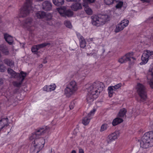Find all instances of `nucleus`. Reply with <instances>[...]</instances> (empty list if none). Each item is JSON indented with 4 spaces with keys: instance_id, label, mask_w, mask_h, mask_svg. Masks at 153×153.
I'll return each mask as SVG.
<instances>
[{
    "instance_id": "34",
    "label": "nucleus",
    "mask_w": 153,
    "mask_h": 153,
    "mask_svg": "<svg viewBox=\"0 0 153 153\" xmlns=\"http://www.w3.org/2000/svg\"><path fill=\"white\" fill-rule=\"evenodd\" d=\"M128 22H129L128 20L127 19H124L120 23L123 25H124V27H125L128 25Z\"/></svg>"
},
{
    "instance_id": "53",
    "label": "nucleus",
    "mask_w": 153,
    "mask_h": 153,
    "mask_svg": "<svg viewBox=\"0 0 153 153\" xmlns=\"http://www.w3.org/2000/svg\"><path fill=\"white\" fill-rule=\"evenodd\" d=\"M38 1H42L43 0H37Z\"/></svg>"
},
{
    "instance_id": "54",
    "label": "nucleus",
    "mask_w": 153,
    "mask_h": 153,
    "mask_svg": "<svg viewBox=\"0 0 153 153\" xmlns=\"http://www.w3.org/2000/svg\"><path fill=\"white\" fill-rule=\"evenodd\" d=\"M42 64H41L40 65L41 67H42Z\"/></svg>"
},
{
    "instance_id": "12",
    "label": "nucleus",
    "mask_w": 153,
    "mask_h": 153,
    "mask_svg": "<svg viewBox=\"0 0 153 153\" xmlns=\"http://www.w3.org/2000/svg\"><path fill=\"white\" fill-rule=\"evenodd\" d=\"M148 76L147 77L148 83L150 87L153 88V67H150L148 73Z\"/></svg>"
},
{
    "instance_id": "20",
    "label": "nucleus",
    "mask_w": 153,
    "mask_h": 153,
    "mask_svg": "<svg viewBox=\"0 0 153 153\" xmlns=\"http://www.w3.org/2000/svg\"><path fill=\"white\" fill-rule=\"evenodd\" d=\"M7 72L11 76V78H18V73H16L12 69L8 68L7 69Z\"/></svg>"
},
{
    "instance_id": "44",
    "label": "nucleus",
    "mask_w": 153,
    "mask_h": 153,
    "mask_svg": "<svg viewBox=\"0 0 153 153\" xmlns=\"http://www.w3.org/2000/svg\"><path fill=\"white\" fill-rule=\"evenodd\" d=\"M79 153H84L83 150L82 149L79 148Z\"/></svg>"
},
{
    "instance_id": "13",
    "label": "nucleus",
    "mask_w": 153,
    "mask_h": 153,
    "mask_svg": "<svg viewBox=\"0 0 153 153\" xmlns=\"http://www.w3.org/2000/svg\"><path fill=\"white\" fill-rule=\"evenodd\" d=\"M95 111V109H94L93 110L91 111L88 114L87 116L85 117L82 119V123L84 125H87L88 124L91 118V117L93 115Z\"/></svg>"
},
{
    "instance_id": "7",
    "label": "nucleus",
    "mask_w": 153,
    "mask_h": 153,
    "mask_svg": "<svg viewBox=\"0 0 153 153\" xmlns=\"http://www.w3.org/2000/svg\"><path fill=\"white\" fill-rule=\"evenodd\" d=\"M77 89V86L76 82L72 81L67 85L65 89V94L68 97L72 95Z\"/></svg>"
},
{
    "instance_id": "51",
    "label": "nucleus",
    "mask_w": 153,
    "mask_h": 153,
    "mask_svg": "<svg viewBox=\"0 0 153 153\" xmlns=\"http://www.w3.org/2000/svg\"><path fill=\"white\" fill-rule=\"evenodd\" d=\"M47 62V61L46 60H44L43 61V63H44V64H45Z\"/></svg>"
},
{
    "instance_id": "45",
    "label": "nucleus",
    "mask_w": 153,
    "mask_h": 153,
    "mask_svg": "<svg viewBox=\"0 0 153 153\" xmlns=\"http://www.w3.org/2000/svg\"><path fill=\"white\" fill-rule=\"evenodd\" d=\"M90 3H93L95 1V0H87Z\"/></svg>"
},
{
    "instance_id": "37",
    "label": "nucleus",
    "mask_w": 153,
    "mask_h": 153,
    "mask_svg": "<svg viewBox=\"0 0 153 153\" xmlns=\"http://www.w3.org/2000/svg\"><path fill=\"white\" fill-rule=\"evenodd\" d=\"M105 3L107 5H110L114 2V0H104Z\"/></svg>"
},
{
    "instance_id": "39",
    "label": "nucleus",
    "mask_w": 153,
    "mask_h": 153,
    "mask_svg": "<svg viewBox=\"0 0 153 153\" xmlns=\"http://www.w3.org/2000/svg\"><path fill=\"white\" fill-rule=\"evenodd\" d=\"M107 124H103L101 128L100 131H102L106 130L107 128Z\"/></svg>"
},
{
    "instance_id": "6",
    "label": "nucleus",
    "mask_w": 153,
    "mask_h": 153,
    "mask_svg": "<svg viewBox=\"0 0 153 153\" xmlns=\"http://www.w3.org/2000/svg\"><path fill=\"white\" fill-rule=\"evenodd\" d=\"M32 0H26L23 7L21 9L20 17H25L29 14L30 10H32Z\"/></svg>"
},
{
    "instance_id": "16",
    "label": "nucleus",
    "mask_w": 153,
    "mask_h": 153,
    "mask_svg": "<svg viewBox=\"0 0 153 153\" xmlns=\"http://www.w3.org/2000/svg\"><path fill=\"white\" fill-rule=\"evenodd\" d=\"M8 121L7 118H3L0 120V130L3 128L5 126H7V123Z\"/></svg>"
},
{
    "instance_id": "35",
    "label": "nucleus",
    "mask_w": 153,
    "mask_h": 153,
    "mask_svg": "<svg viewBox=\"0 0 153 153\" xmlns=\"http://www.w3.org/2000/svg\"><path fill=\"white\" fill-rule=\"evenodd\" d=\"M5 67L3 64L1 63V62L0 61V71L4 72L5 71Z\"/></svg>"
},
{
    "instance_id": "17",
    "label": "nucleus",
    "mask_w": 153,
    "mask_h": 153,
    "mask_svg": "<svg viewBox=\"0 0 153 153\" xmlns=\"http://www.w3.org/2000/svg\"><path fill=\"white\" fill-rule=\"evenodd\" d=\"M4 36L6 41L10 45H12L13 41L12 37L7 34H4Z\"/></svg>"
},
{
    "instance_id": "32",
    "label": "nucleus",
    "mask_w": 153,
    "mask_h": 153,
    "mask_svg": "<svg viewBox=\"0 0 153 153\" xmlns=\"http://www.w3.org/2000/svg\"><path fill=\"white\" fill-rule=\"evenodd\" d=\"M51 45V43L48 42H45L41 44L36 45L38 49L39 50L40 49L43 48L46 46H49Z\"/></svg>"
},
{
    "instance_id": "11",
    "label": "nucleus",
    "mask_w": 153,
    "mask_h": 153,
    "mask_svg": "<svg viewBox=\"0 0 153 153\" xmlns=\"http://www.w3.org/2000/svg\"><path fill=\"white\" fill-rule=\"evenodd\" d=\"M21 24L24 27L29 29L33 25V19L30 17L26 18L22 22Z\"/></svg>"
},
{
    "instance_id": "10",
    "label": "nucleus",
    "mask_w": 153,
    "mask_h": 153,
    "mask_svg": "<svg viewBox=\"0 0 153 153\" xmlns=\"http://www.w3.org/2000/svg\"><path fill=\"white\" fill-rule=\"evenodd\" d=\"M133 55V53H127L119 59L118 62L121 63L126 62L128 61L133 62L135 59L132 57Z\"/></svg>"
},
{
    "instance_id": "25",
    "label": "nucleus",
    "mask_w": 153,
    "mask_h": 153,
    "mask_svg": "<svg viewBox=\"0 0 153 153\" xmlns=\"http://www.w3.org/2000/svg\"><path fill=\"white\" fill-rule=\"evenodd\" d=\"M4 63L10 67H13L14 65V63L13 61L8 59H6L4 60Z\"/></svg>"
},
{
    "instance_id": "27",
    "label": "nucleus",
    "mask_w": 153,
    "mask_h": 153,
    "mask_svg": "<svg viewBox=\"0 0 153 153\" xmlns=\"http://www.w3.org/2000/svg\"><path fill=\"white\" fill-rule=\"evenodd\" d=\"M124 25H123L120 23L118 24L116 26V27L114 30V31L116 33H118L122 30L124 28Z\"/></svg>"
},
{
    "instance_id": "5",
    "label": "nucleus",
    "mask_w": 153,
    "mask_h": 153,
    "mask_svg": "<svg viewBox=\"0 0 153 153\" xmlns=\"http://www.w3.org/2000/svg\"><path fill=\"white\" fill-rule=\"evenodd\" d=\"M136 89L140 98L139 101L141 102L146 101L147 98V89L146 86L143 84L138 83H137Z\"/></svg>"
},
{
    "instance_id": "8",
    "label": "nucleus",
    "mask_w": 153,
    "mask_h": 153,
    "mask_svg": "<svg viewBox=\"0 0 153 153\" xmlns=\"http://www.w3.org/2000/svg\"><path fill=\"white\" fill-rule=\"evenodd\" d=\"M57 10L60 15L62 16L71 17L73 14V12L70 10H66L65 6L58 8Z\"/></svg>"
},
{
    "instance_id": "24",
    "label": "nucleus",
    "mask_w": 153,
    "mask_h": 153,
    "mask_svg": "<svg viewBox=\"0 0 153 153\" xmlns=\"http://www.w3.org/2000/svg\"><path fill=\"white\" fill-rule=\"evenodd\" d=\"M72 10L74 11H76L78 9H81L82 8L81 5L79 3H76L73 4L71 6Z\"/></svg>"
},
{
    "instance_id": "14",
    "label": "nucleus",
    "mask_w": 153,
    "mask_h": 153,
    "mask_svg": "<svg viewBox=\"0 0 153 153\" xmlns=\"http://www.w3.org/2000/svg\"><path fill=\"white\" fill-rule=\"evenodd\" d=\"M52 8V5L51 3L48 1H45L42 3V8L46 11L50 10Z\"/></svg>"
},
{
    "instance_id": "2",
    "label": "nucleus",
    "mask_w": 153,
    "mask_h": 153,
    "mask_svg": "<svg viewBox=\"0 0 153 153\" xmlns=\"http://www.w3.org/2000/svg\"><path fill=\"white\" fill-rule=\"evenodd\" d=\"M104 85L103 83L99 82H94L87 88V100L88 103L92 102L97 97L100 92L103 90Z\"/></svg>"
},
{
    "instance_id": "19",
    "label": "nucleus",
    "mask_w": 153,
    "mask_h": 153,
    "mask_svg": "<svg viewBox=\"0 0 153 153\" xmlns=\"http://www.w3.org/2000/svg\"><path fill=\"white\" fill-rule=\"evenodd\" d=\"M83 5L84 7L85 11L86 13L89 15H92L93 13V11L88 5L85 3L83 4Z\"/></svg>"
},
{
    "instance_id": "46",
    "label": "nucleus",
    "mask_w": 153,
    "mask_h": 153,
    "mask_svg": "<svg viewBox=\"0 0 153 153\" xmlns=\"http://www.w3.org/2000/svg\"><path fill=\"white\" fill-rule=\"evenodd\" d=\"M142 1L143 2H149L150 1V0H140Z\"/></svg>"
},
{
    "instance_id": "48",
    "label": "nucleus",
    "mask_w": 153,
    "mask_h": 153,
    "mask_svg": "<svg viewBox=\"0 0 153 153\" xmlns=\"http://www.w3.org/2000/svg\"><path fill=\"white\" fill-rule=\"evenodd\" d=\"M87 54L88 55H93V56H95V55H96V53H93L92 54L90 53V54H88V53H87Z\"/></svg>"
},
{
    "instance_id": "47",
    "label": "nucleus",
    "mask_w": 153,
    "mask_h": 153,
    "mask_svg": "<svg viewBox=\"0 0 153 153\" xmlns=\"http://www.w3.org/2000/svg\"><path fill=\"white\" fill-rule=\"evenodd\" d=\"M3 84V81L2 79H0V85H2Z\"/></svg>"
},
{
    "instance_id": "21",
    "label": "nucleus",
    "mask_w": 153,
    "mask_h": 153,
    "mask_svg": "<svg viewBox=\"0 0 153 153\" xmlns=\"http://www.w3.org/2000/svg\"><path fill=\"white\" fill-rule=\"evenodd\" d=\"M80 41V47L82 48H84L86 46V42L84 38L81 36L79 37Z\"/></svg>"
},
{
    "instance_id": "9",
    "label": "nucleus",
    "mask_w": 153,
    "mask_h": 153,
    "mask_svg": "<svg viewBox=\"0 0 153 153\" xmlns=\"http://www.w3.org/2000/svg\"><path fill=\"white\" fill-rule=\"evenodd\" d=\"M153 56V51L149 50L144 51L141 57L142 61L140 64L141 65L146 63L148 61L149 58Z\"/></svg>"
},
{
    "instance_id": "18",
    "label": "nucleus",
    "mask_w": 153,
    "mask_h": 153,
    "mask_svg": "<svg viewBox=\"0 0 153 153\" xmlns=\"http://www.w3.org/2000/svg\"><path fill=\"white\" fill-rule=\"evenodd\" d=\"M56 87L55 84H53V85H46L43 88V90L47 91H51L54 90Z\"/></svg>"
},
{
    "instance_id": "30",
    "label": "nucleus",
    "mask_w": 153,
    "mask_h": 153,
    "mask_svg": "<svg viewBox=\"0 0 153 153\" xmlns=\"http://www.w3.org/2000/svg\"><path fill=\"white\" fill-rule=\"evenodd\" d=\"M45 22L47 24L50 25H53L54 22L51 16H50L49 18H46Z\"/></svg>"
},
{
    "instance_id": "29",
    "label": "nucleus",
    "mask_w": 153,
    "mask_h": 153,
    "mask_svg": "<svg viewBox=\"0 0 153 153\" xmlns=\"http://www.w3.org/2000/svg\"><path fill=\"white\" fill-rule=\"evenodd\" d=\"M18 78H19L20 79H22L21 81L23 82L25 78L27 76V74L26 72L23 71H21L20 73H18Z\"/></svg>"
},
{
    "instance_id": "1",
    "label": "nucleus",
    "mask_w": 153,
    "mask_h": 153,
    "mask_svg": "<svg viewBox=\"0 0 153 153\" xmlns=\"http://www.w3.org/2000/svg\"><path fill=\"white\" fill-rule=\"evenodd\" d=\"M47 131V128H41L30 136V140L32 141L30 153H38L44 147L45 139L40 137L44 135Z\"/></svg>"
},
{
    "instance_id": "41",
    "label": "nucleus",
    "mask_w": 153,
    "mask_h": 153,
    "mask_svg": "<svg viewBox=\"0 0 153 153\" xmlns=\"http://www.w3.org/2000/svg\"><path fill=\"white\" fill-rule=\"evenodd\" d=\"M123 2L122 1H119L117 3L116 5V7L117 8H120L123 5Z\"/></svg>"
},
{
    "instance_id": "28",
    "label": "nucleus",
    "mask_w": 153,
    "mask_h": 153,
    "mask_svg": "<svg viewBox=\"0 0 153 153\" xmlns=\"http://www.w3.org/2000/svg\"><path fill=\"white\" fill-rule=\"evenodd\" d=\"M64 2V0H53V4L57 6H60L62 5Z\"/></svg>"
},
{
    "instance_id": "55",
    "label": "nucleus",
    "mask_w": 153,
    "mask_h": 153,
    "mask_svg": "<svg viewBox=\"0 0 153 153\" xmlns=\"http://www.w3.org/2000/svg\"><path fill=\"white\" fill-rule=\"evenodd\" d=\"M151 19H153V16L151 18Z\"/></svg>"
},
{
    "instance_id": "33",
    "label": "nucleus",
    "mask_w": 153,
    "mask_h": 153,
    "mask_svg": "<svg viewBox=\"0 0 153 153\" xmlns=\"http://www.w3.org/2000/svg\"><path fill=\"white\" fill-rule=\"evenodd\" d=\"M108 90L109 97H111L113 96L114 89L112 87V86H110L108 87Z\"/></svg>"
},
{
    "instance_id": "36",
    "label": "nucleus",
    "mask_w": 153,
    "mask_h": 153,
    "mask_svg": "<svg viewBox=\"0 0 153 153\" xmlns=\"http://www.w3.org/2000/svg\"><path fill=\"white\" fill-rule=\"evenodd\" d=\"M64 24L65 26L69 28H70L72 27V25L70 22L69 21H65L64 22Z\"/></svg>"
},
{
    "instance_id": "23",
    "label": "nucleus",
    "mask_w": 153,
    "mask_h": 153,
    "mask_svg": "<svg viewBox=\"0 0 153 153\" xmlns=\"http://www.w3.org/2000/svg\"><path fill=\"white\" fill-rule=\"evenodd\" d=\"M123 121V120L122 118H120L117 116V117L114 119L112 122V125L115 126L120 124Z\"/></svg>"
},
{
    "instance_id": "43",
    "label": "nucleus",
    "mask_w": 153,
    "mask_h": 153,
    "mask_svg": "<svg viewBox=\"0 0 153 153\" xmlns=\"http://www.w3.org/2000/svg\"><path fill=\"white\" fill-rule=\"evenodd\" d=\"M74 105V102H72L70 104L69 107L70 109H73Z\"/></svg>"
},
{
    "instance_id": "31",
    "label": "nucleus",
    "mask_w": 153,
    "mask_h": 153,
    "mask_svg": "<svg viewBox=\"0 0 153 153\" xmlns=\"http://www.w3.org/2000/svg\"><path fill=\"white\" fill-rule=\"evenodd\" d=\"M36 16L39 19H42L46 15L45 13L43 11H39L36 14Z\"/></svg>"
},
{
    "instance_id": "26",
    "label": "nucleus",
    "mask_w": 153,
    "mask_h": 153,
    "mask_svg": "<svg viewBox=\"0 0 153 153\" xmlns=\"http://www.w3.org/2000/svg\"><path fill=\"white\" fill-rule=\"evenodd\" d=\"M127 111L126 109L124 108L121 109L119 112L118 117L120 118H122L126 116V114Z\"/></svg>"
},
{
    "instance_id": "49",
    "label": "nucleus",
    "mask_w": 153,
    "mask_h": 153,
    "mask_svg": "<svg viewBox=\"0 0 153 153\" xmlns=\"http://www.w3.org/2000/svg\"><path fill=\"white\" fill-rule=\"evenodd\" d=\"M80 1V0H72V1H75L79 2Z\"/></svg>"
},
{
    "instance_id": "50",
    "label": "nucleus",
    "mask_w": 153,
    "mask_h": 153,
    "mask_svg": "<svg viewBox=\"0 0 153 153\" xmlns=\"http://www.w3.org/2000/svg\"><path fill=\"white\" fill-rule=\"evenodd\" d=\"M76 153V151L74 150H73L72 151L71 153Z\"/></svg>"
},
{
    "instance_id": "3",
    "label": "nucleus",
    "mask_w": 153,
    "mask_h": 153,
    "mask_svg": "<svg viewBox=\"0 0 153 153\" xmlns=\"http://www.w3.org/2000/svg\"><path fill=\"white\" fill-rule=\"evenodd\" d=\"M141 147L147 149L153 146V131L146 133L140 141Z\"/></svg>"
},
{
    "instance_id": "38",
    "label": "nucleus",
    "mask_w": 153,
    "mask_h": 153,
    "mask_svg": "<svg viewBox=\"0 0 153 153\" xmlns=\"http://www.w3.org/2000/svg\"><path fill=\"white\" fill-rule=\"evenodd\" d=\"M22 82H23L21 80L19 82H18L16 81L14 82H13V85L14 86H16L19 87L20 86V85L22 83Z\"/></svg>"
},
{
    "instance_id": "22",
    "label": "nucleus",
    "mask_w": 153,
    "mask_h": 153,
    "mask_svg": "<svg viewBox=\"0 0 153 153\" xmlns=\"http://www.w3.org/2000/svg\"><path fill=\"white\" fill-rule=\"evenodd\" d=\"M0 51L5 55L9 54V52L7 47L4 45H0Z\"/></svg>"
},
{
    "instance_id": "15",
    "label": "nucleus",
    "mask_w": 153,
    "mask_h": 153,
    "mask_svg": "<svg viewBox=\"0 0 153 153\" xmlns=\"http://www.w3.org/2000/svg\"><path fill=\"white\" fill-rule=\"evenodd\" d=\"M118 137V134L115 132L109 135L107 139L108 143H111L112 141L117 139Z\"/></svg>"
},
{
    "instance_id": "4",
    "label": "nucleus",
    "mask_w": 153,
    "mask_h": 153,
    "mask_svg": "<svg viewBox=\"0 0 153 153\" xmlns=\"http://www.w3.org/2000/svg\"><path fill=\"white\" fill-rule=\"evenodd\" d=\"M109 19V16L107 15H93L91 17V23L94 26L100 27L105 24Z\"/></svg>"
},
{
    "instance_id": "40",
    "label": "nucleus",
    "mask_w": 153,
    "mask_h": 153,
    "mask_svg": "<svg viewBox=\"0 0 153 153\" xmlns=\"http://www.w3.org/2000/svg\"><path fill=\"white\" fill-rule=\"evenodd\" d=\"M39 49H38L36 45L33 46L31 48V51L33 52L36 53L37 52L38 50Z\"/></svg>"
},
{
    "instance_id": "52",
    "label": "nucleus",
    "mask_w": 153,
    "mask_h": 153,
    "mask_svg": "<svg viewBox=\"0 0 153 153\" xmlns=\"http://www.w3.org/2000/svg\"><path fill=\"white\" fill-rule=\"evenodd\" d=\"M66 1H68V2H69V1H72V0H66Z\"/></svg>"
},
{
    "instance_id": "42",
    "label": "nucleus",
    "mask_w": 153,
    "mask_h": 153,
    "mask_svg": "<svg viewBox=\"0 0 153 153\" xmlns=\"http://www.w3.org/2000/svg\"><path fill=\"white\" fill-rule=\"evenodd\" d=\"M121 86V84L120 83H119L114 86H111L114 89V90L118 89Z\"/></svg>"
}]
</instances>
